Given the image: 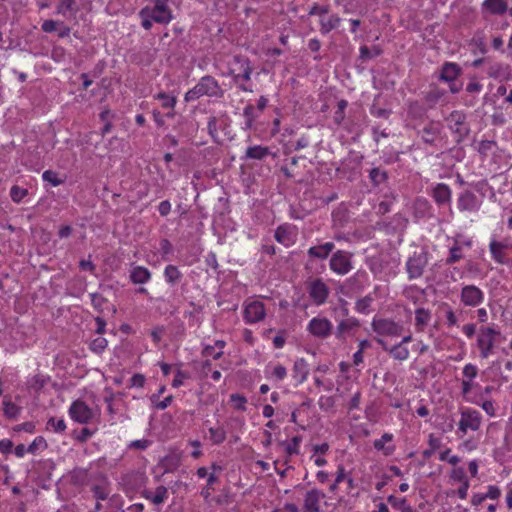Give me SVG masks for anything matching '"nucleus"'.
<instances>
[{"label": "nucleus", "mask_w": 512, "mask_h": 512, "mask_svg": "<svg viewBox=\"0 0 512 512\" xmlns=\"http://www.w3.org/2000/svg\"><path fill=\"white\" fill-rule=\"evenodd\" d=\"M385 200L381 201L378 205V212L382 215L388 213L391 208V204L395 199L393 196L389 197L387 194L384 195Z\"/></svg>", "instance_id": "nucleus-49"}, {"label": "nucleus", "mask_w": 512, "mask_h": 512, "mask_svg": "<svg viewBox=\"0 0 512 512\" xmlns=\"http://www.w3.org/2000/svg\"><path fill=\"white\" fill-rule=\"evenodd\" d=\"M271 154V151L268 147L256 145L250 146L247 148L245 155L242 159H253V160H263L268 155Z\"/></svg>", "instance_id": "nucleus-25"}, {"label": "nucleus", "mask_w": 512, "mask_h": 512, "mask_svg": "<svg viewBox=\"0 0 512 512\" xmlns=\"http://www.w3.org/2000/svg\"><path fill=\"white\" fill-rule=\"evenodd\" d=\"M301 441V437L295 436L292 438L291 443L286 446V453L289 455L298 454L299 453V443Z\"/></svg>", "instance_id": "nucleus-55"}, {"label": "nucleus", "mask_w": 512, "mask_h": 512, "mask_svg": "<svg viewBox=\"0 0 512 512\" xmlns=\"http://www.w3.org/2000/svg\"><path fill=\"white\" fill-rule=\"evenodd\" d=\"M210 438L214 444H221L226 439V432L223 427H211L209 429Z\"/></svg>", "instance_id": "nucleus-36"}, {"label": "nucleus", "mask_w": 512, "mask_h": 512, "mask_svg": "<svg viewBox=\"0 0 512 512\" xmlns=\"http://www.w3.org/2000/svg\"><path fill=\"white\" fill-rule=\"evenodd\" d=\"M244 116L246 117V123H245V127L247 129H250L252 127V123H253V120L255 118V115H254V107L252 105H247L244 109Z\"/></svg>", "instance_id": "nucleus-53"}, {"label": "nucleus", "mask_w": 512, "mask_h": 512, "mask_svg": "<svg viewBox=\"0 0 512 512\" xmlns=\"http://www.w3.org/2000/svg\"><path fill=\"white\" fill-rule=\"evenodd\" d=\"M293 377L299 382L302 383L306 380L307 375L309 373V368L307 362L303 359H297L293 366Z\"/></svg>", "instance_id": "nucleus-27"}, {"label": "nucleus", "mask_w": 512, "mask_h": 512, "mask_svg": "<svg viewBox=\"0 0 512 512\" xmlns=\"http://www.w3.org/2000/svg\"><path fill=\"white\" fill-rule=\"evenodd\" d=\"M47 442L42 436L36 437L33 442L27 447V452L35 454L39 449H46Z\"/></svg>", "instance_id": "nucleus-42"}, {"label": "nucleus", "mask_w": 512, "mask_h": 512, "mask_svg": "<svg viewBox=\"0 0 512 512\" xmlns=\"http://www.w3.org/2000/svg\"><path fill=\"white\" fill-rule=\"evenodd\" d=\"M407 114L412 119L422 120L426 117L427 110L418 101H411L407 107Z\"/></svg>", "instance_id": "nucleus-28"}, {"label": "nucleus", "mask_w": 512, "mask_h": 512, "mask_svg": "<svg viewBox=\"0 0 512 512\" xmlns=\"http://www.w3.org/2000/svg\"><path fill=\"white\" fill-rule=\"evenodd\" d=\"M381 54L382 49L379 46H373L372 50H370L369 47L363 45L360 47L359 59L365 62Z\"/></svg>", "instance_id": "nucleus-33"}, {"label": "nucleus", "mask_w": 512, "mask_h": 512, "mask_svg": "<svg viewBox=\"0 0 512 512\" xmlns=\"http://www.w3.org/2000/svg\"><path fill=\"white\" fill-rule=\"evenodd\" d=\"M370 112L373 116H375L377 118H384V119H387L391 114V110L384 109V108H378L374 104L371 106Z\"/></svg>", "instance_id": "nucleus-52"}, {"label": "nucleus", "mask_w": 512, "mask_h": 512, "mask_svg": "<svg viewBox=\"0 0 512 512\" xmlns=\"http://www.w3.org/2000/svg\"><path fill=\"white\" fill-rule=\"evenodd\" d=\"M461 302L465 306L476 307L484 300V293L475 285H466L461 290Z\"/></svg>", "instance_id": "nucleus-10"}, {"label": "nucleus", "mask_w": 512, "mask_h": 512, "mask_svg": "<svg viewBox=\"0 0 512 512\" xmlns=\"http://www.w3.org/2000/svg\"><path fill=\"white\" fill-rule=\"evenodd\" d=\"M90 296H91V302H92L93 307L96 310H98L99 312H101L102 311V306H103L104 303L107 302V299L104 298L99 293H92Z\"/></svg>", "instance_id": "nucleus-51"}, {"label": "nucleus", "mask_w": 512, "mask_h": 512, "mask_svg": "<svg viewBox=\"0 0 512 512\" xmlns=\"http://www.w3.org/2000/svg\"><path fill=\"white\" fill-rule=\"evenodd\" d=\"M48 425L52 426L56 432H63L66 428V424L63 419L56 420L55 418H50L48 420Z\"/></svg>", "instance_id": "nucleus-60"}, {"label": "nucleus", "mask_w": 512, "mask_h": 512, "mask_svg": "<svg viewBox=\"0 0 512 512\" xmlns=\"http://www.w3.org/2000/svg\"><path fill=\"white\" fill-rule=\"evenodd\" d=\"M218 481V477L214 474V473H211L209 476H208V479H207V485L206 487H204L200 494L201 496L207 500L210 496H211V492H210V489L211 487Z\"/></svg>", "instance_id": "nucleus-46"}, {"label": "nucleus", "mask_w": 512, "mask_h": 512, "mask_svg": "<svg viewBox=\"0 0 512 512\" xmlns=\"http://www.w3.org/2000/svg\"><path fill=\"white\" fill-rule=\"evenodd\" d=\"M428 264V253L424 250L421 252H414L408 258L406 263V271L409 279H417L423 275L424 268Z\"/></svg>", "instance_id": "nucleus-6"}, {"label": "nucleus", "mask_w": 512, "mask_h": 512, "mask_svg": "<svg viewBox=\"0 0 512 512\" xmlns=\"http://www.w3.org/2000/svg\"><path fill=\"white\" fill-rule=\"evenodd\" d=\"M373 299L370 295H367L359 300H357L355 304V309L359 313L367 314L369 312V307L372 303Z\"/></svg>", "instance_id": "nucleus-41"}, {"label": "nucleus", "mask_w": 512, "mask_h": 512, "mask_svg": "<svg viewBox=\"0 0 512 512\" xmlns=\"http://www.w3.org/2000/svg\"><path fill=\"white\" fill-rule=\"evenodd\" d=\"M13 442L9 439L0 440V452L2 454H9L12 451Z\"/></svg>", "instance_id": "nucleus-64"}, {"label": "nucleus", "mask_w": 512, "mask_h": 512, "mask_svg": "<svg viewBox=\"0 0 512 512\" xmlns=\"http://www.w3.org/2000/svg\"><path fill=\"white\" fill-rule=\"evenodd\" d=\"M390 355L399 361L406 360L409 357V350L402 343L395 344L389 350Z\"/></svg>", "instance_id": "nucleus-35"}, {"label": "nucleus", "mask_w": 512, "mask_h": 512, "mask_svg": "<svg viewBox=\"0 0 512 512\" xmlns=\"http://www.w3.org/2000/svg\"><path fill=\"white\" fill-rule=\"evenodd\" d=\"M27 194V189L21 188L17 185L11 187L10 197L16 203H19Z\"/></svg>", "instance_id": "nucleus-44"}, {"label": "nucleus", "mask_w": 512, "mask_h": 512, "mask_svg": "<svg viewBox=\"0 0 512 512\" xmlns=\"http://www.w3.org/2000/svg\"><path fill=\"white\" fill-rule=\"evenodd\" d=\"M45 385V379L43 376L37 374L31 378L29 381V387L34 390H40Z\"/></svg>", "instance_id": "nucleus-54"}, {"label": "nucleus", "mask_w": 512, "mask_h": 512, "mask_svg": "<svg viewBox=\"0 0 512 512\" xmlns=\"http://www.w3.org/2000/svg\"><path fill=\"white\" fill-rule=\"evenodd\" d=\"M451 189L444 183L437 184L432 192V196L438 205L448 204L451 201Z\"/></svg>", "instance_id": "nucleus-21"}, {"label": "nucleus", "mask_w": 512, "mask_h": 512, "mask_svg": "<svg viewBox=\"0 0 512 512\" xmlns=\"http://www.w3.org/2000/svg\"><path fill=\"white\" fill-rule=\"evenodd\" d=\"M146 378L143 374L136 373L130 379V387H143Z\"/></svg>", "instance_id": "nucleus-59"}, {"label": "nucleus", "mask_w": 512, "mask_h": 512, "mask_svg": "<svg viewBox=\"0 0 512 512\" xmlns=\"http://www.w3.org/2000/svg\"><path fill=\"white\" fill-rule=\"evenodd\" d=\"M497 143L493 140H483L479 143L478 152L486 157L490 153L493 147H496Z\"/></svg>", "instance_id": "nucleus-47"}, {"label": "nucleus", "mask_w": 512, "mask_h": 512, "mask_svg": "<svg viewBox=\"0 0 512 512\" xmlns=\"http://www.w3.org/2000/svg\"><path fill=\"white\" fill-rule=\"evenodd\" d=\"M461 73V68L458 64L446 62L443 64L439 79L445 82H453Z\"/></svg>", "instance_id": "nucleus-22"}, {"label": "nucleus", "mask_w": 512, "mask_h": 512, "mask_svg": "<svg viewBox=\"0 0 512 512\" xmlns=\"http://www.w3.org/2000/svg\"><path fill=\"white\" fill-rule=\"evenodd\" d=\"M318 405L323 411H330L335 406V399L332 396H321L318 401Z\"/></svg>", "instance_id": "nucleus-45"}, {"label": "nucleus", "mask_w": 512, "mask_h": 512, "mask_svg": "<svg viewBox=\"0 0 512 512\" xmlns=\"http://www.w3.org/2000/svg\"><path fill=\"white\" fill-rule=\"evenodd\" d=\"M466 120V114L458 110L452 111L446 118V121L450 123V130L456 135L457 144L462 143L470 134V127Z\"/></svg>", "instance_id": "nucleus-3"}, {"label": "nucleus", "mask_w": 512, "mask_h": 512, "mask_svg": "<svg viewBox=\"0 0 512 512\" xmlns=\"http://www.w3.org/2000/svg\"><path fill=\"white\" fill-rule=\"evenodd\" d=\"M253 67L249 58L243 55L233 56L232 61L229 63L228 75L232 76L233 82L237 85L238 89L244 92H252L253 90L244 84L251 79Z\"/></svg>", "instance_id": "nucleus-1"}, {"label": "nucleus", "mask_w": 512, "mask_h": 512, "mask_svg": "<svg viewBox=\"0 0 512 512\" xmlns=\"http://www.w3.org/2000/svg\"><path fill=\"white\" fill-rule=\"evenodd\" d=\"M202 96L214 98H222L224 96V90L213 76H203L192 89L186 92L184 99L186 102H190Z\"/></svg>", "instance_id": "nucleus-2"}, {"label": "nucleus", "mask_w": 512, "mask_h": 512, "mask_svg": "<svg viewBox=\"0 0 512 512\" xmlns=\"http://www.w3.org/2000/svg\"><path fill=\"white\" fill-rule=\"evenodd\" d=\"M360 326V321L354 317L342 319L336 327L335 337L344 340L346 336Z\"/></svg>", "instance_id": "nucleus-19"}, {"label": "nucleus", "mask_w": 512, "mask_h": 512, "mask_svg": "<svg viewBox=\"0 0 512 512\" xmlns=\"http://www.w3.org/2000/svg\"><path fill=\"white\" fill-rule=\"evenodd\" d=\"M189 378V375L187 372H184L180 369L176 371L175 378L172 381V386L174 388H178L183 384V380Z\"/></svg>", "instance_id": "nucleus-58"}, {"label": "nucleus", "mask_w": 512, "mask_h": 512, "mask_svg": "<svg viewBox=\"0 0 512 512\" xmlns=\"http://www.w3.org/2000/svg\"><path fill=\"white\" fill-rule=\"evenodd\" d=\"M140 15H148L154 22L159 24H168L172 19V11L168 7L167 2L154 0L152 7L146 6L140 11Z\"/></svg>", "instance_id": "nucleus-4"}, {"label": "nucleus", "mask_w": 512, "mask_h": 512, "mask_svg": "<svg viewBox=\"0 0 512 512\" xmlns=\"http://www.w3.org/2000/svg\"><path fill=\"white\" fill-rule=\"evenodd\" d=\"M325 496V493L319 489L309 490L304 496L303 512H321L320 502Z\"/></svg>", "instance_id": "nucleus-14"}, {"label": "nucleus", "mask_w": 512, "mask_h": 512, "mask_svg": "<svg viewBox=\"0 0 512 512\" xmlns=\"http://www.w3.org/2000/svg\"><path fill=\"white\" fill-rule=\"evenodd\" d=\"M107 344L108 341L104 337L99 336L91 342L90 349L97 354H101L106 349Z\"/></svg>", "instance_id": "nucleus-43"}, {"label": "nucleus", "mask_w": 512, "mask_h": 512, "mask_svg": "<svg viewBox=\"0 0 512 512\" xmlns=\"http://www.w3.org/2000/svg\"><path fill=\"white\" fill-rule=\"evenodd\" d=\"M308 332L316 338L326 339L333 331V325L327 318L314 317L307 326Z\"/></svg>", "instance_id": "nucleus-8"}, {"label": "nucleus", "mask_w": 512, "mask_h": 512, "mask_svg": "<svg viewBox=\"0 0 512 512\" xmlns=\"http://www.w3.org/2000/svg\"><path fill=\"white\" fill-rule=\"evenodd\" d=\"M500 334L492 327L482 326L477 336V347L480 350V357L486 359L493 352L495 337Z\"/></svg>", "instance_id": "nucleus-5"}, {"label": "nucleus", "mask_w": 512, "mask_h": 512, "mask_svg": "<svg viewBox=\"0 0 512 512\" xmlns=\"http://www.w3.org/2000/svg\"><path fill=\"white\" fill-rule=\"evenodd\" d=\"M463 375H464V377L468 378L469 380H472L473 378H475L477 375L476 366H474L472 364H467L463 368Z\"/></svg>", "instance_id": "nucleus-61"}, {"label": "nucleus", "mask_w": 512, "mask_h": 512, "mask_svg": "<svg viewBox=\"0 0 512 512\" xmlns=\"http://www.w3.org/2000/svg\"><path fill=\"white\" fill-rule=\"evenodd\" d=\"M507 11V0H484L481 4V12L485 18L491 15L502 16Z\"/></svg>", "instance_id": "nucleus-15"}, {"label": "nucleus", "mask_w": 512, "mask_h": 512, "mask_svg": "<svg viewBox=\"0 0 512 512\" xmlns=\"http://www.w3.org/2000/svg\"><path fill=\"white\" fill-rule=\"evenodd\" d=\"M441 132V123L438 121L430 120L422 130L418 131V135L424 143L434 145L436 137Z\"/></svg>", "instance_id": "nucleus-18"}, {"label": "nucleus", "mask_w": 512, "mask_h": 512, "mask_svg": "<svg viewBox=\"0 0 512 512\" xmlns=\"http://www.w3.org/2000/svg\"><path fill=\"white\" fill-rule=\"evenodd\" d=\"M3 413L9 419H16L21 411V408L5 398L3 401Z\"/></svg>", "instance_id": "nucleus-34"}, {"label": "nucleus", "mask_w": 512, "mask_h": 512, "mask_svg": "<svg viewBox=\"0 0 512 512\" xmlns=\"http://www.w3.org/2000/svg\"><path fill=\"white\" fill-rule=\"evenodd\" d=\"M42 178L44 181L49 182L52 186H59L65 182V180L59 178L58 173L53 170L44 171Z\"/></svg>", "instance_id": "nucleus-38"}, {"label": "nucleus", "mask_w": 512, "mask_h": 512, "mask_svg": "<svg viewBox=\"0 0 512 512\" xmlns=\"http://www.w3.org/2000/svg\"><path fill=\"white\" fill-rule=\"evenodd\" d=\"M265 317V307L260 301L249 303L244 309V318L249 323H256Z\"/></svg>", "instance_id": "nucleus-17"}, {"label": "nucleus", "mask_w": 512, "mask_h": 512, "mask_svg": "<svg viewBox=\"0 0 512 512\" xmlns=\"http://www.w3.org/2000/svg\"><path fill=\"white\" fill-rule=\"evenodd\" d=\"M430 312L424 308H417L415 311V325L419 331H423L430 319Z\"/></svg>", "instance_id": "nucleus-32"}, {"label": "nucleus", "mask_w": 512, "mask_h": 512, "mask_svg": "<svg viewBox=\"0 0 512 512\" xmlns=\"http://www.w3.org/2000/svg\"><path fill=\"white\" fill-rule=\"evenodd\" d=\"M461 247L458 245H454L450 248V256L446 259V264H453L459 261L462 258V254L460 253Z\"/></svg>", "instance_id": "nucleus-48"}, {"label": "nucleus", "mask_w": 512, "mask_h": 512, "mask_svg": "<svg viewBox=\"0 0 512 512\" xmlns=\"http://www.w3.org/2000/svg\"><path fill=\"white\" fill-rule=\"evenodd\" d=\"M341 22V18L336 15V14H333L331 15L328 19H321L320 20V31L322 34H327L329 33L330 31H332L333 29H336L339 24Z\"/></svg>", "instance_id": "nucleus-29"}, {"label": "nucleus", "mask_w": 512, "mask_h": 512, "mask_svg": "<svg viewBox=\"0 0 512 512\" xmlns=\"http://www.w3.org/2000/svg\"><path fill=\"white\" fill-rule=\"evenodd\" d=\"M451 477L456 480V481H460V482H464L466 479V475H465V471L462 467H458V468H455L453 471H452V475Z\"/></svg>", "instance_id": "nucleus-63"}, {"label": "nucleus", "mask_w": 512, "mask_h": 512, "mask_svg": "<svg viewBox=\"0 0 512 512\" xmlns=\"http://www.w3.org/2000/svg\"><path fill=\"white\" fill-rule=\"evenodd\" d=\"M150 278L151 272L143 266H136L131 270L130 280L134 284H144L148 282Z\"/></svg>", "instance_id": "nucleus-26"}, {"label": "nucleus", "mask_w": 512, "mask_h": 512, "mask_svg": "<svg viewBox=\"0 0 512 512\" xmlns=\"http://www.w3.org/2000/svg\"><path fill=\"white\" fill-rule=\"evenodd\" d=\"M164 276L169 284L175 285L182 278V273L177 266L170 264L165 267Z\"/></svg>", "instance_id": "nucleus-31"}, {"label": "nucleus", "mask_w": 512, "mask_h": 512, "mask_svg": "<svg viewBox=\"0 0 512 512\" xmlns=\"http://www.w3.org/2000/svg\"><path fill=\"white\" fill-rule=\"evenodd\" d=\"M368 177L373 187H378L382 184H385L389 179L388 172L381 166L372 167L370 170H368Z\"/></svg>", "instance_id": "nucleus-23"}, {"label": "nucleus", "mask_w": 512, "mask_h": 512, "mask_svg": "<svg viewBox=\"0 0 512 512\" xmlns=\"http://www.w3.org/2000/svg\"><path fill=\"white\" fill-rule=\"evenodd\" d=\"M372 329L379 335L398 336L403 328L389 319H374Z\"/></svg>", "instance_id": "nucleus-12"}, {"label": "nucleus", "mask_w": 512, "mask_h": 512, "mask_svg": "<svg viewBox=\"0 0 512 512\" xmlns=\"http://www.w3.org/2000/svg\"><path fill=\"white\" fill-rule=\"evenodd\" d=\"M507 245L496 240L490 242L489 248L492 255V258L500 264L507 263V258L505 254V250L507 249Z\"/></svg>", "instance_id": "nucleus-24"}, {"label": "nucleus", "mask_w": 512, "mask_h": 512, "mask_svg": "<svg viewBox=\"0 0 512 512\" xmlns=\"http://www.w3.org/2000/svg\"><path fill=\"white\" fill-rule=\"evenodd\" d=\"M57 25H58V22L49 19V20H45L42 23L41 29H42V31H44L46 33H51V32H54L56 30Z\"/></svg>", "instance_id": "nucleus-62"}, {"label": "nucleus", "mask_w": 512, "mask_h": 512, "mask_svg": "<svg viewBox=\"0 0 512 512\" xmlns=\"http://www.w3.org/2000/svg\"><path fill=\"white\" fill-rule=\"evenodd\" d=\"M230 400H231V402L236 403V408L238 410H241V411L246 410L245 403L247 402V399L244 396H242L240 394H232L230 396Z\"/></svg>", "instance_id": "nucleus-56"}, {"label": "nucleus", "mask_w": 512, "mask_h": 512, "mask_svg": "<svg viewBox=\"0 0 512 512\" xmlns=\"http://www.w3.org/2000/svg\"><path fill=\"white\" fill-rule=\"evenodd\" d=\"M481 423L480 413L476 410L467 409L462 411L461 420L459 421V431L463 434L467 433L468 429L476 431L479 429Z\"/></svg>", "instance_id": "nucleus-11"}, {"label": "nucleus", "mask_w": 512, "mask_h": 512, "mask_svg": "<svg viewBox=\"0 0 512 512\" xmlns=\"http://www.w3.org/2000/svg\"><path fill=\"white\" fill-rule=\"evenodd\" d=\"M351 257L352 253L350 252L344 250L336 251L330 258V269L339 275H346L352 269Z\"/></svg>", "instance_id": "nucleus-7"}, {"label": "nucleus", "mask_w": 512, "mask_h": 512, "mask_svg": "<svg viewBox=\"0 0 512 512\" xmlns=\"http://www.w3.org/2000/svg\"><path fill=\"white\" fill-rule=\"evenodd\" d=\"M334 248L335 245L333 242H326L324 244L310 247L307 251V255L310 259L325 260Z\"/></svg>", "instance_id": "nucleus-20"}, {"label": "nucleus", "mask_w": 512, "mask_h": 512, "mask_svg": "<svg viewBox=\"0 0 512 512\" xmlns=\"http://www.w3.org/2000/svg\"><path fill=\"white\" fill-rule=\"evenodd\" d=\"M209 135L217 142V119L216 117H210L207 124Z\"/></svg>", "instance_id": "nucleus-57"}, {"label": "nucleus", "mask_w": 512, "mask_h": 512, "mask_svg": "<svg viewBox=\"0 0 512 512\" xmlns=\"http://www.w3.org/2000/svg\"><path fill=\"white\" fill-rule=\"evenodd\" d=\"M76 0H61L57 6L56 14L66 16L68 11L76 10Z\"/></svg>", "instance_id": "nucleus-39"}, {"label": "nucleus", "mask_w": 512, "mask_h": 512, "mask_svg": "<svg viewBox=\"0 0 512 512\" xmlns=\"http://www.w3.org/2000/svg\"><path fill=\"white\" fill-rule=\"evenodd\" d=\"M308 293L316 305H322L328 298L329 288L321 279L318 278L310 283Z\"/></svg>", "instance_id": "nucleus-13"}, {"label": "nucleus", "mask_w": 512, "mask_h": 512, "mask_svg": "<svg viewBox=\"0 0 512 512\" xmlns=\"http://www.w3.org/2000/svg\"><path fill=\"white\" fill-rule=\"evenodd\" d=\"M274 237L277 242L284 245H289V243L291 242L290 233L288 231V228L285 226H279L275 231Z\"/></svg>", "instance_id": "nucleus-37"}, {"label": "nucleus", "mask_w": 512, "mask_h": 512, "mask_svg": "<svg viewBox=\"0 0 512 512\" xmlns=\"http://www.w3.org/2000/svg\"><path fill=\"white\" fill-rule=\"evenodd\" d=\"M392 438V434L384 433L380 439L374 441V448L383 451L386 456L391 455L394 452V446L385 447V443L390 442Z\"/></svg>", "instance_id": "nucleus-30"}, {"label": "nucleus", "mask_w": 512, "mask_h": 512, "mask_svg": "<svg viewBox=\"0 0 512 512\" xmlns=\"http://www.w3.org/2000/svg\"><path fill=\"white\" fill-rule=\"evenodd\" d=\"M69 414L74 421L80 424H87L93 418L91 408L82 400H76L71 404Z\"/></svg>", "instance_id": "nucleus-9"}, {"label": "nucleus", "mask_w": 512, "mask_h": 512, "mask_svg": "<svg viewBox=\"0 0 512 512\" xmlns=\"http://www.w3.org/2000/svg\"><path fill=\"white\" fill-rule=\"evenodd\" d=\"M168 497V490L165 486H158L155 490L153 497H151V502L155 505H159L165 501Z\"/></svg>", "instance_id": "nucleus-40"}, {"label": "nucleus", "mask_w": 512, "mask_h": 512, "mask_svg": "<svg viewBox=\"0 0 512 512\" xmlns=\"http://www.w3.org/2000/svg\"><path fill=\"white\" fill-rule=\"evenodd\" d=\"M387 501L395 509L402 510L407 505L406 498H398L394 495L388 496Z\"/></svg>", "instance_id": "nucleus-50"}, {"label": "nucleus", "mask_w": 512, "mask_h": 512, "mask_svg": "<svg viewBox=\"0 0 512 512\" xmlns=\"http://www.w3.org/2000/svg\"><path fill=\"white\" fill-rule=\"evenodd\" d=\"M481 202L470 190L462 192L457 199V207L460 211L475 212L480 208Z\"/></svg>", "instance_id": "nucleus-16"}]
</instances>
